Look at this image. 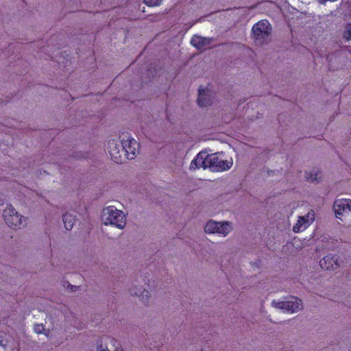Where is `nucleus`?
<instances>
[{
    "label": "nucleus",
    "instance_id": "nucleus-1",
    "mask_svg": "<svg viewBox=\"0 0 351 351\" xmlns=\"http://www.w3.org/2000/svg\"><path fill=\"white\" fill-rule=\"evenodd\" d=\"M101 217L105 225L110 224L119 229L123 228L125 226L124 213L114 206H110L104 208Z\"/></svg>",
    "mask_w": 351,
    "mask_h": 351
},
{
    "label": "nucleus",
    "instance_id": "nucleus-2",
    "mask_svg": "<svg viewBox=\"0 0 351 351\" xmlns=\"http://www.w3.org/2000/svg\"><path fill=\"white\" fill-rule=\"evenodd\" d=\"M335 216L345 223H351V199H341L334 202Z\"/></svg>",
    "mask_w": 351,
    "mask_h": 351
},
{
    "label": "nucleus",
    "instance_id": "nucleus-3",
    "mask_svg": "<svg viewBox=\"0 0 351 351\" xmlns=\"http://www.w3.org/2000/svg\"><path fill=\"white\" fill-rule=\"evenodd\" d=\"M3 217L8 226L13 229H21L25 224L26 219L19 215L11 204L4 210Z\"/></svg>",
    "mask_w": 351,
    "mask_h": 351
},
{
    "label": "nucleus",
    "instance_id": "nucleus-4",
    "mask_svg": "<svg viewBox=\"0 0 351 351\" xmlns=\"http://www.w3.org/2000/svg\"><path fill=\"white\" fill-rule=\"evenodd\" d=\"M252 31L255 41L263 43L271 34V26L268 21L261 20L253 25Z\"/></svg>",
    "mask_w": 351,
    "mask_h": 351
},
{
    "label": "nucleus",
    "instance_id": "nucleus-5",
    "mask_svg": "<svg viewBox=\"0 0 351 351\" xmlns=\"http://www.w3.org/2000/svg\"><path fill=\"white\" fill-rule=\"evenodd\" d=\"M108 149L109 154L114 162L119 164L123 162V160L125 158L122 141H121V143H119L117 140H109L108 142Z\"/></svg>",
    "mask_w": 351,
    "mask_h": 351
},
{
    "label": "nucleus",
    "instance_id": "nucleus-6",
    "mask_svg": "<svg viewBox=\"0 0 351 351\" xmlns=\"http://www.w3.org/2000/svg\"><path fill=\"white\" fill-rule=\"evenodd\" d=\"M232 161L219 159L217 153L208 154V168L213 171L221 172L230 169Z\"/></svg>",
    "mask_w": 351,
    "mask_h": 351
},
{
    "label": "nucleus",
    "instance_id": "nucleus-7",
    "mask_svg": "<svg viewBox=\"0 0 351 351\" xmlns=\"http://www.w3.org/2000/svg\"><path fill=\"white\" fill-rule=\"evenodd\" d=\"M232 230V227L228 222H217L213 221H208L205 227L204 230L206 233H217L223 237L226 236Z\"/></svg>",
    "mask_w": 351,
    "mask_h": 351
},
{
    "label": "nucleus",
    "instance_id": "nucleus-8",
    "mask_svg": "<svg viewBox=\"0 0 351 351\" xmlns=\"http://www.w3.org/2000/svg\"><path fill=\"white\" fill-rule=\"evenodd\" d=\"M123 148L125 152V158L132 160L135 158L139 148V144L133 138L128 137L127 139H122Z\"/></svg>",
    "mask_w": 351,
    "mask_h": 351
},
{
    "label": "nucleus",
    "instance_id": "nucleus-9",
    "mask_svg": "<svg viewBox=\"0 0 351 351\" xmlns=\"http://www.w3.org/2000/svg\"><path fill=\"white\" fill-rule=\"evenodd\" d=\"M315 213L313 210L309 211L304 216H300L297 223L293 227L294 232H300L306 230L314 221Z\"/></svg>",
    "mask_w": 351,
    "mask_h": 351
},
{
    "label": "nucleus",
    "instance_id": "nucleus-10",
    "mask_svg": "<svg viewBox=\"0 0 351 351\" xmlns=\"http://www.w3.org/2000/svg\"><path fill=\"white\" fill-rule=\"evenodd\" d=\"M302 300L297 297H292L287 301L279 302L276 306L281 309L295 313L302 308Z\"/></svg>",
    "mask_w": 351,
    "mask_h": 351
},
{
    "label": "nucleus",
    "instance_id": "nucleus-11",
    "mask_svg": "<svg viewBox=\"0 0 351 351\" xmlns=\"http://www.w3.org/2000/svg\"><path fill=\"white\" fill-rule=\"evenodd\" d=\"M320 267L325 270H335L339 267V256L337 254L325 256L319 262Z\"/></svg>",
    "mask_w": 351,
    "mask_h": 351
},
{
    "label": "nucleus",
    "instance_id": "nucleus-12",
    "mask_svg": "<svg viewBox=\"0 0 351 351\" xmlns=\"http://www.w3.org/2000/svg\"><path fill=\"white\" fill-rule=\"evenodd\" d=\"M208 154L206 152H199L196 156L193 159L190 164V169L195 170L202 167L203 169L208 168Z\"/></svg>",
    "mask_w": 351,
    "mask_h": 351
},
{
    "label": "nucleus",
    "instance_id": "nucleus-13",
    "mask_svg": "<svg viewBox=\"0 0 351 351\" xmlns=\"http://www.w3.org/2000/svg\"><path fill=\"white\" fill-rule=\"evenodd\" d=\"M191 43L197 49H202L203 47L209 45L210 41L208 38L195 35L192 37Z\"/></svg>",
    "mask_w": 351,
    "mask_h": 351
},
{
    "label": "nucleus",
    "instance_id": "nucleus-14",
    "mask_svg": "<svg viewBox=\"0 0 351 351\" xmlns=\"http://www.w3.org/2000/svg\"><path fill=\"white\" fill-rule=\"evenodd\" d=\"M206 89L203 88L202 86L198 89V97L197 102L200 107L207 106L211 104L210 97L206 95Z\"/></svg>",
    "mask_w": 351,
    "mask_h": 351
},
{
    "label": "nucleus",
    "instance_id": "nucleus-15",
    "mask_svg": "<svg viewBox=\"0 0 351 351\" xmlns=\"http://www.w3.org/2000/svg\"><path fill=\"white\" fill-rule=\"evenodd\" d=\"M130 295H136L139 298V299L144 303L148 302L149 298V293L147 290L141 289H138L137 291H134L132 289L130 290Z\"/></svg>",
    "mask_w": 351,
    "mask_h": 351
},
{
    "label": "nucleus",
    "instance_id": "nucleus-16",
    "mask_svg": "<svg viewBox=\"0 0 351 351\" xmlns=\"http://www.w3.org/2000/svg\"><path fill=\"white\" fill-rule=\"evenodd\" d=\"M62 221L64 225V228L67 230L72 229L74 223L75 221V217L71 214L65 213L62 215Z\"/></svg>",
    "mask_w": 351,
    "mask_h": 351
},
{
    "label": "nucleus",
    "instance_id": "nucleus-17",
    "mask_svg": "<svg viewBox=\"0 0 351 351\" xmlns=\"http://www.w3.org/2000/svg\"><path fill=\"white\" fill-rule=\"evenodd\" d=\"M321 173L319 169L315 168L312 171L310 172L309 175L306 176L308 181L313 182L315 180H319L321 177L319 176Z\"/></svg>",
    "mask_w": 351,
    "mask_h": 351
},
{
    "label": "nucleus",
    "instance_id": "nucleus-18",
    "mask_svg": "<svg viewBox=\"0 0 351 351\" xmlns=\"http://www.w3.org/2000/svg\"><path fill=\"white\" fill-rule=\"evenodd\" d=\"M162 0H144V3L150 7L158 6L161 4Z\"/></svg>",
    "mask_w": 351,
    "mask_h": 351
},
{
    "label": "nucleus",
    "instance_id": "nucleus-19",
    "mask_svg": "<svg viewBox=\"0 0 351 351\" xmlns=\"http://www.w3.org/2000/svg\"><path fill=\"white\" fill-rule=\"evenodd\" d=\"M34 332L37 334H41L45 330V326L43 324H35L34 327Z\"/></svg>",
    "mask_w": 351,
    "mask_h": 351
},
{
    "label": "nucleus",
    "instance_id": "nucleus-20",
    "mask_svg": "<svg viewBox=\"0 0 351 351\" xmlns=\"http://www.w3.org/2000/svg\"><path fill=\"white\" fill-rule=\"evenodd\" d=\"M344 37L346 40H351V25L347 27L344 32Z\"/></svg>",
    "mask_w": 351,
    "mask_h": 351
},
{
    "label": "nucleus",
    "instance_id": "nucleus-21",
    "mask_svg": "<svg viewBox=\"0 0 351 351\" xmlns=\"http://www.w3.org/2000/svg\"><path fill=\"white\" fill-rule=\"evenodd\" d=\"M97 351H110L108 349H104L102 347V345H99L97 346Z\"/></svg>",
    "mask_w": 351,
    "mask_h": 351
},
{
    "label": "nucleus",
    "instance_id": "nucleus-22",
    "mask_svg": "<svg viewBox=\"0 0 351 351\" xmlns=\"http://www.w3.org/2000/svg\"><path fill=\"white\" fill-rule=\"evenodd\" d=\"M68 287H71V291H75L77 289V287L76 286H73V285H71V284L68 283Z\"/></svg>",
    "mask_w": 351,
    "mask_h": 351
},
{
    "label": "nucleus",
    "instance_id": "nucleus-23",
    "mask_svg": "<svg viewBox=\"0 0 351 351\" xmlns=\"http://www.w3.org/2000/svg\"><path fill=\"white\" fill-rule=\"evenodd\" d=\"M3 200L0 199V205H3Z\"/></svg>",
    "mask_w": 351,
    "mask_h": 351
},
{
    "label": "nucleus",
    "instance_id": "nucleus-24",
    "mask_svg": "<svg viewBox=\"0 0 351 351\" xmlns=\"http://www.w3.org/2000/svg\"><path fill=\"white\" fill-rule=\"evenodd\" d=\"M2 343H3V340L0 339V344H2Z\"/></svg>",
    "mask_w": 351,
    "mask_h": 351
}]
</instances>
